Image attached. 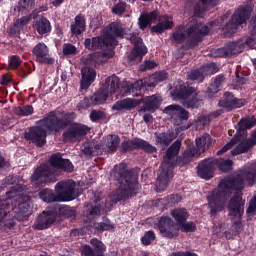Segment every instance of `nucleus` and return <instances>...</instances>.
<instances>
[{
	"label": "nucleus",
	"instance_id": "nucleus-1",
	"mask_svg": "<svg viewBox=\"0 0 256 256\" xmlns=\"http://www.w3.org/2000/svg\"><path fill=\"white\" fill-rule=\"evenodd\" d=\"M116 37H125L134 43V49L128 55L130 65L141 63L143 55L147 53V47L143 45V40L135 34L126 33L123 24L114 22L103 30L102 37L87 38L84 42L86 49H105L117 45Z\"/></svg>",
	"mask_w": 256,
	"mask_h": 256
},
{
	"label": "nucleus",
	"instance_id": "nucleus-2",
	"mask_svg": "<svg viewBox=\"0 0 256 256\" xmlns=\"http://www.w3.org/2000/svg\"><path fill=\"white\" fill-rule=\"evenodd\" d=\"M255 185L256 183V163L245 167L235 179H224L220 182L218 189L208 196V205L211 215L218 211H223L228 197L233 191H241L244 184Z\"/></svg>",
	"mask_w": 256,
	"mask_h": 256
},
{
	"label": "nucleus",
	"instance_id": "nucleus-3",
	"mask_svg": "<svg viewBox=\"0 0 256 256\" xmlns=\"http://www.w3.org/2000/svg\"><path fill=\"white\" fill-rule=\"evenodd\" d=\"M116 175L118 177V182L120 183L119 190L116 194H112L107 202H105V200H101V202L96 200L95 205L84 212L86 221L97 219L102 213L109 211L117 201H121V199H129V197H133V195L137 193L139 183H137L136 173L129 170H122L116 172Z\"/></svg>",
	"mask_w": 256,
	"mask_h": 256
},
{
	"label": "nucleus",
	"instance_id": "nucleus-4",
	"mask_svg": "<svg viewBox=\"0 0 256 256\" xmlns=\"http://www.w3.org/2000/svg\"><path fill=\"white\" fill-rule=\"evenodd\" d=\"M19 195L21 193L12 190L7 192V199L0 201V225L2 227H13L15 219H19V215H25L29 211V204L22 202Z\"/></svg>",
	"mask_w": 256,
	"mask_h": 256
},
{
	"label": "nucleus",
	"instance_id": "nucleus-5",
	"mask_svg": "<svg viewBox=\"0 0 256 256\" xmlns=\"http://www.w3.org/2000/svg\"><path fill=\"white\" fill-rule=\"evenodd\" d=\"M64 127H67V120L51 112L37 126L30 128L29 132L25 133V139L32 141L38 147H42V145H45L47 133H57V131H60Z\"/></svg>",
	"mask_w": 256,
	"mask_h": 256
},
{
	"label": "nucleus",
	"instance_id": "nucleus-6",
	"mask_svg": "<svg viewBox=\"0 0 256 256\" xmlns=\"http://www.w3.org/2000/svg\"><path fill=\"white\" fill-rule=\"evenodd\" d=\"M179 149H181V142L176 141L172 144L171 148H168L166 151L156 180V191L158 193L167 189V185H169L173 177V167H175V163H177L176 157L179 154Z\"/></svg>",
	"mask_w": 256,
	"mask_h": 256
},
{
	"label": "nucleus",
	"instance_id": "nucleus-7",
	"mask_svg": "<svg viewBox=\"0 0 256 256\" xmlns=\"http://www.w3.org/2000/svg\"><path fill=\"white\" fill-rule=\"evenodd\" d=\"M56 193L52 190L44 189L39 195L40 199L45 203H61L65 201H73L79 196V192L75 189V182L68 180L66 182L57 183L55 186Z\"/></svg>",
	"mask_w": 256,
	"mask_h": 256
},
{
	"label": "nucleus",
	"instance_id": "nucleus-8",
	"mask_svg": "<svg viewBox=\"0 0 256 256\" xmlns=\"http://www.w3.org/2000/svg\"><path fill=\"white\" fill-rule=\"evenodd\" d=\"M113 52L111 50L105 52H98L94 54H90L86 57H83L81 63L85 65L82 70V81H81V89H87L93 81H95V77H97V73L91 67H96L97 65H101V63H105L107 59L113 57Z\"/></svg>",
	"mask_w": 256,
	"mask_h": 256
},
{
	"label": "nucleus",
	"instance_id": "nucleus-9",
	"mask_svg": "<svg viewBox=\"0 0 256 256\" xmlns=\"http://www.w3.org/2000/svg\"><path fill=\"white\" fill-rule=\"evenodd\" d=\"M141 103H144V106L140 110V113H145V111L153 113V111H155V109H159V105H161V96L152 95L142 99L127 98L124 100L117 101L112 106V109L114 111L134 109V107H137V105H141Z\"/></svg>",
	"mask_w": 256,
	"mask_h": 256
},
{
	"label": "nucleus",
	"instance_id": "nucleus-10",
	"mask_svg": "<svg viewBox=\"0 0 256 256\" xmlns=\"http://www.w3.org/2000/svg\"><path fill=\"white\" fill-rule=\"evenodd\" d=\"M244 206L245 202L239 193L235 194L229 202L228 213L234 224L232 225V233L226 234L228 239H231L233 235H237V233L241 231V217H243V213H245Z\"/></svg>",
	"mask_w": 256,
	"mask_h": 256
},
{
	"label": "nucleus",
	"instance_id": "nucleus-11",
	"mask_svg": "<svg viewBox=\"0 0 256 256\" xmlns=\"http://www.w3.org/2000/svg\"><path fill=\"white\" fill-rule=\"evenodd\" d=\"M172 98L174 101L182 102L184 107L190 109H197V107H201L203 103L201 95H199V92H197L195 88H186L182 85L172 92Z\"/></svg>",
	"mask_w": 256,
	"mask_h": 256
},
{
	"label": "nucleus",
	"instance_id": "nucleus-12",
	"mask_svg": "<svg viewBox=\"0 0 256 256\" xmlns=\"http://www.w3.org/2000/svg\"><path fill=\"white\" fill-rule=\"evenodd\" d=\"M118 89L119 78H117V76L107 78L102 90L90 97V105H103V103L107 101V97L113 95V93H117Z\"/></svg>",
	"mask_w": 256,
	"mask_h": 256
},
{
	"label": "nucleus",
	"instance_id": "nucleus-13",
	"mask_svg": "<svg viewBox=\"0 0 256 256\" xmlns=\"http://www.w3.org/2000/svg\"><path fill=\"white\" fill-rule=\"evenodd\" d=\"M209 33V27L199 23L195 24L194 28L185 26H180L172 35L175 43H183L187 37H193L196 39L198 35H207Z\"/></svg>",
	"mask_w": 256,
	"mask_h": 256
},
{
	"label": "nucleus",
	"instance_id": "nucleus-14",
	"mask_svg": "<svg viewBox=\"0 0 256 256\" xmlns=\"http://www.w3.org/2000/svg\"><path fill=\"white\" fill-rule=\"evenodd\" d=\"M256 119L255 117H248L243 118L238 124V133L236 134L235 138H233L228 144H226L221 150L217 152V155H223L226 151H229L235 143L238 141H243L245 137H247V133L245 132L246 129H251V127H255Z\"/></svg>",
	"mask_w": 256,
	"mask_h": 256
},
{
	"label": "nucleus",
	"instance_id": "nucleus-15",
	"mask_svg": "<svg viewBox=\"0 0 256 256\" xmlns=\"http://www.w3.org/2000/svg\"><path fill=\"white\" fill-rule=\"evenodd\" d=\"M163 113L169 117L174 125H181L183 121H187V119H189V112L177 104L167 106L163 110Z\"/></svg>",
	"mask_w": 256,
	"mask_h": 256
},
{
	"label": "nucleus",
	"instance_id": "nucleus-16",
	"mask_svg": "<svg viewBox=\"0 0 256 256\" xmlns=\"http://www.w3.org/2000/svg\"><path fill=\"white\" fill-rule=\"evenodd\" d=\"M213 145V139L209 134H204L200 138L196 139L197 149L192 148L184 153V157H197L202 153H205L209 147Z\"/></svg>",
	"mask_w": 256,
	"mask_h": 256
},
{
	"label": "nucleus",
	"instance_id": "nucleus-17",
	"mask_svg": "<svg viewBox=\"0 0 256 256\" xmlns=\"http://www.w3.org/2000/svg\"><path fill=\"white\" fill-rule=\"evenodd\" d=\"M159 231L162 237L173 239V237H177V233H179V225L175 224L169 217H162L159 220Z\"/></svg>",
	"mask_w": 256,
	"mask_h": 256
},
{
	"label": "nucleus",
	"instance_id": "nucleus-18",
	"mask_svg": "<svg viewBox=\"0 0 256 256\" xmlns=\"http://www.w3.org/2000/svg\"><path fill=\"white\" fill-rule=\"evenodd\" d=\"M89 133V128L82 124H73L64 133V141H81Z\"/></svg>",
	"mask_w": 256,
	"mask_h": 256
},
{
	"label": "nucleus",
	"instance_id": "nucleus-19",
	"mask_svg": "<svg viewBox=\"0 0 256 256\" xmlns=\"http://www.w3.org/2000/svg\"><path fill=\"white\" fill-rule=\"evenodd\" d=\"M253 5L239 8L236 13L232 16L231 23L227 25V29H232V33L237 29V25H243L246 19L251 17V8Z\"/></svg>",
	"mask_w": 256,
	"mask_h": 256
},
{
	"label": "nucleus",
	"instance_id": "nucleus-20",
	"mask_svg": "<svg viewBox=\"0 0 256 256\" xmlns=\"http://www.w3.org/2000/svg\"><path fill=\"white\" fill-rule=\"evenodd\" d=\"M122 90L126 95H132L133 97H139L143 95L145 91H147V81L140 80L131 84L129 82H125L122 84Z\"/></svg>",
	"mask_w": 256,
	"mask_h": 256
},
{
	"label": "nucleus",
	"instance_id": "nucleus-21",
	"mask_svg": "<svg viewBox=\"0 0 256 256\" xmlns=\"http://www.w3.org/2000/svg\"><path fill=\"white\" fill-rule=\"evenodd\" d=\"M119 143H121L119 136L108 135L103 139L102 145L94 144V149H103L107 153H114V151H117Z\"/></svg>",
	"mask_w": 256,
	"mask_h": 256
},
{
	"label": "nucleus",
	"instance_id": "nucleus-22",
	"mask_svg": "<svg viewBox=\"0 0 256 256\" xmlns=\"http://www.w3.org/2000/svg\"><path fill=\"white\" fill-rule=\"evenodd\" d=\"M122 147L125 151H129L130 149H135L137 147H139L140 149H143V151H146V153H155L157 151V148L155 146L141 139H135L133 141L123 142Z\"/></svg>",
	"mask_w": 256,
	"mask_h": 256
},
{
	"label": "nucleus",
	"instance_id": "nucleus-23",
	"mask_svg": "<svg viewBox=\"0 0 256 256\" xmlns=\"http://www.w3.org/2000/svg\"><path fill=\"white\" fill-rule=\"evenodd\" d=\"M90 243L94 249H91V246L85 245L82 247V253L87 256H103V253L105 252V245L103 242L97 239H92Z\"/></svg>",
	"mask_w": 256,
	"mask_h": 256
},
{
	"label": "nucleus",
	"instance_id": "nucleus-24",
	"mask_svg": "<svg viewBox=\"0 0 256 256\" xmlns=\"http://www.w3.org/2000/svg\"><path fill=\"white\" fill-rule=\"evenodd\" d=\"M215 173V162L206 160L198 165V175L201 179H211Z\"/></svg>",
	"mask_w": 256,
	"mask_h": 256
},
{
	"label": "nucleus",
	"instance_id": "nucleus-25",
	"mask_svg": "<svg viewBox=\"0 0 256 256\" xmlns=\"http://www.w3.org/2000/svg\"><path fill=\"white\" fill-rule=\"evenodd\" d=\"M245 100L241 99H237L235 98V96H233V94L226 92L224 94V99H222L219 102V106L220 107H225L226 109H235V108H239V107H243V105H245Z\"/></svg>",
	"mask_w": 256,
	"mask_h": 256
},
{
	"label": "nucleus",
	"instance_id": "nucleus-26",
	"mask_svg": "<svg viewBox=\"0 0 256 256\" xmlns=\"http://www.w3.org/2000/svg\"><path fill=\"white\" fill-rule=\"evenodd\" d=\"M50 175L51 172H49V167L41 166L32 175L31 182L34 185H43V183H47V181H49Z\"/></svg>",
	"mask_w": 256,
	"mask_h": 256
},
{
	"label": "nucleus",
	"instance_id": "nucleus-27",
	"mask_svg": "<svg viewBox=\"0 0 256 256\" xmlns=\"http://www.w3.org/2000/svg\"><path fill=\"white\" fill-rule=\"evenodd\" d=\"M55 223V214L52 212H43L35 221V229L43 230Z\"/></svg>",
	"mask_w": 256,
	"mask_h": 256
},
{
	"label": "nucleus",
	"instance_id": "nucleus-28",
	"mask_svg": "<svg viewBox=\"0 0 256 256\" xmlns=\"http://www.w3.org/2000/svg\"><path fill=\"white\" fill-rule=\"evenodd\" d=\"M51 167L54 169H63V171H73V164L68 159L61 158V154H56L50 159Z\"/></svg>",
	"mask_w": 256,
	"mask_h": 256
},
{
	"label": "nucleus",
	"instance_id": "nucleus-29",
	"mask_svg": "<svg viewBox=\"0 0 256 256\" xmlns=\"http://www.w3.org/2000/svg\"><path fill=\"white\" fill-rule=\"evenodd\" d=\"M211 73H215V64H210L208 66H204L200 70H194L190 74H188L189 79L192 81H203L205 75H211Z\"/></svg>",
	"mask_w": 256,
	"mask_h": 256
},
{
	"label": "nucleus",
	"instance_id": "nucleus-30",
	"mask_svg": "<svg viewBox=\"0 0 256 256\" xmlns=\"http://www.w3.org/2000/svg\"><path fill=\"white\" fill-rule=\"evenodd\" d=\"M158 17H159L158 11L142 12L138 19L139 28L147 29V27H149L151 23H154V21H157Z\"/></svg>",
	"mask_w": 256,
	"mask_h": 256
},
{
	"label": "nucleus",
	"instance_id": "nucleus-31",
	"mask_svg": "<svg viewBox=\"0 0 256 256\" xmlns=\"http://www.w3.org/2000/svg\"><path fill=\"white\" fill-rule=\"evenodd\" d=\"M171 27H173V17L164 15L159 18V23L152 28V31L155 33H163V31H167V29H171Z\"/></svg>",
	"mask_w": 256,
	"mask_h": 256
},
{
	"label": "nucleus",
	"instance_id": "nucleus-32",
	"mask_svg": "<svg viewBox=\"0 0 256 256\" xmlns=\"http://www.w3.org/2000/svg\"><path fill=\"white\" fill-rule=\"evenodd\" d=\"M85 31V18L76 16L74 23L71 25V33L74 37H79Z\"/></svg>",
	"mask_w": 256,
	"mask_h": 256
},
{
	"label": "nucleus",
	"instance_id": "nucleus-33",
	"mask_svg": "<svg viewBox=\"0 0 256 256\" xmlns=\"http://www.w3.org/2000/svg\"><path fill=\"white\" fill-rule=\"evenodd\" d=\"M34 27L39 35H45V33H49V31H51V23L47 18H38Z\"/></svg>",
	"mask_w": 256,
	"mask_h": 256
},
{
	"label": "nucleus",
	"instance_id": "nucleus-34",
	"mask_svg": "<svg viewBox=\"0 0 256 256\" xmlns=\"http://www.w3.org/2000/svg\"><path fill=\"white\" fill-rule=\"evenodd\" d=\"M173 139H175V134L160 133L156 135V145L161 149H165Z\"/></svg>",
	"mask_w": 256,
	"mask_h": 256
},
{
	"label": "nucleus",
	"instance_id": "nucleus-35",
	"mask_svg": "<svg viewBox=\"0 0 256 256\" xmlns=\"http://www.w3.org/2000/svg\"><path fill=\"white\" fill-rule=\"evenodd\" d=\"M171 215L178 225H183V223H185L189 217V213L185 208H176L172 210Z\"/></svg>",
	"mask_w": 256,
	"mask_h": 256
},
{
	"label": "nucleus",
	"instance_id": "nucleus-36",
	"mask_svg": "<svg viewBox=\"0 0 256 256\" xmlns=\"http://www.w3.org/2000/svg\"><path fill=\"white\" fill-rule=\"evenodd\" d=\"M253 145H255L254 139L244 140L232 151V155H239L241 153H245L249 151V149H251Z\"/></svg>",
	"mask_w": 256,
	"mask_h": 256
},
{
	"label": "nucleus",
	"instance_id": "nucleus-37",
	"mask_svg": "<svg viewBox=\"0 0 256 256\" xmlns=\"http://www.w3.org/2000/svg\"><path fill=\"white\" fill-rule=\"evenodd\" d=\"M225 83V77L219 75L215 78L214 83L208 87V96L215 95V93H219V87Z\"/></svg>",
	"mask_w": 256,
	"mask_h": 256
},
{
	"label": "nucleus",
	"instance_id": "nucleus-38",
	"mask_svg": "<svg viewBox=\"0 0 256 256\" xmlns=\"http://www.w3.org/2000/svg\"><path fill=\"white\" fill-rule=\"evenodd\" d=\"M33 53L35 56H37V59H41L49 55V48L47 45H45V43H39L34 47Z\"/></svg>",
	"mask_w": 256,
	"mask_h": 256
},
{
	"label": "nucleus",
	"instance_id": "nucleus-39",
	"mask_svg": "<svg viewBox=\"0 0 256 256\" xmlns=\"http://www.w3.org/2000/svg\"><path fill=\"white\" fill-rule=\"evenodd\" d=\"M214 165H218L220 171L227 172L233 168V161L231 160H213Z\"/></svg>",
	"mask_w": 256,
	"mask_h": 256
},
{
	"label": "nucleus",
	"instance_id": "nucleus-40",
	"mask_svg": "<svg viewBox=\"0 0 256 256\" xmlns=\"http://www.w3.org/2000/svg\"><path fill=\"white\" fill-rule=\"evenodd\" d=\"M15 113L22 117H27L29 115H33V106L26 105V106H19L15 108Z\"/></svg>",
	"mask_w": 256,
	"mask_h": 256
},
{
	"label": "nucleus",
	"instance_id": "nucleus-41",
	"mask_svg": "<svg viewBox=\"0 0 256 256\" xmlns=\"http://www.w3.org/2000/svg\"><path fill=\"white\" fill-rule=\"evenodd\" d=\"M94 227L98 231H112V229H115V226L109 220H105L104 222L94 224Z\"/></svg>",
	"mask_w": 256,
	"mask_h": 256
},
{
	"label": "nucleus",
	"instance_id": "nucleus-42",
	"mask_svg": "<svg viewBox=\"0 0 256 256\" xmlns=\"http://www.w3.org/2000/svg\"><path fill=\"white\" fill-rule=\"evenodd\" d=\"M29 23V17H22L14 23V31H21L22 27H25Z\"/></svg>",
	"mask_w": 256,
	"mask_h": 256
},
{
	"label": "nucleus",
	"instance_id": "nucleus-43",
	"mask_svg": "<svg viewBox=\"0 0 256 256\" xmlns=\"http://www.w3.org/2000/svg\"><path fill=\"white\" fill-rule=\"evenodd\" d=\"M143 245H151L152 241H155V233L153 231H148L141 239Z\"/></svg>",
	"mask_w": 256,
	"mask_h": 256
},
{
	"label": "nucleus",
	"instance_id": "nucleus-44",
	"mask_svg": "<svg viewBox=\"0 0 256 256\" xmlns=\"http://www.w3.org/2000/svg\"><path fill=\"white\" fill-rule=\"evenodd\" d=\"M125 8V2L118 3L112 8V13L115 15H123V13H125Z\"/></svg>",
	"mask_w": 256,
	"mask_h": 256
},
{
	"label": "nucleus",
	"instance_id": "nucleus-45",
	"mask_svg": "<svg viewBox=\"0 0 256 256\" xmlns=\"http://www.w3.org/2000/svg\"><path fill=\"white\" fill-rule=\"evenodd\" d=\"M180 225V229L181 231L184 232H191V231H195V229H197V226L195 225V223L193 222H187L185 224H179Z\"/></svg>",
	"mask_w": 256,
	"mask_h": 256
},
{
	"label": "nucleus",
	"instance_id": "nucleus-46",
	"mask_svg": "<svg viewBox=\"0 0 256 256\" xmlns=\"http://www.w3.org/2000/svg\"><path fill=\"white\" fill-rule=\"evenodd\" d=\"M34 0H20L18 3V11H23V9H29L33 5Z\"/></svg>",
	"mask_w": 256,
	"mask_h": 256
},
{
	"label": "nucleus",
	"instance_id": "nucleus-47",
	"mask_svg": "<svg viewBox=\"0 0 256 256\" xmlns=\"http://www.w3.org/2000/svg\"><path fill=\"white\" fill-rule=\"evenodd\" d=\"M77 51V48L71 44H66L63 46L64 55H73Z\"/></svg>",
	"mask_w": 256,
	"mask_h": 256
},
{
	"label": "nucleus",
	"instance_id": "nucleus-48",
	"mask_svg": "<svg viewBox=\"0 0 256 256\" xmlns=\"http://www.w3.org/2000/svg\"><path fill=\"white\" fill-rule=\"evenodd\" d=\"M91 121H99V119H103V112L93 110L90 114Z\"/></svg>",
	"mask_w": 256,
	"mask_h": 256
},
{
	"label": "nucleus",
	"instance_id": "nucleus-49",
	"mask_svg": "<svg viewBox=\"0 0 256 256\" xmlns=\"http://www.w3.org/2000/svg\"><path fill=\"white\" fill-rule=\"evenodd\" d=\"M21 65V59L17 56H12L10 59V67L12 69H17Z\"/></svg>",
	"mask_w": 256,
	"mask_h": 256
},
{
	"label": "nucleus",
	"instance_id": "nucleus-50",
	"mask_svg": "<svg viewBox=\"0 0 256 256\" xmlns=\"http://www.w3.org/2000/svg\"><path fill=\"white\" fill-rule=\"evenodd\" d=\"M248 215H253L256 213V196L251 200L250 205L247 209Z\"/></svg>",
	"mask_w": 256,
	"mask_h": 256
},
{
	"label": "nucleus",
	"instance_id": "nucleus-51",
	"mask_svg": "<svg viewBox=\"0 0 256 256\" xmlns=\"http://www.w3.org/2000/svg\"><path fill=\"white\" fill-rule=\"evenodd\" d=\"M155 67H157V62L148 60L144 62V68L142 71H147V69H155Z\"/></svg>",
	"mask_w": 256,
	"mask_h": 256
},
{
	"label": "nucleus",
	"instance_id": "nucleus-52",
	"mask_svg": "<svg viewBox=\"0 0 256 256\" xmlns=\"http://www.w3.org/2000/svg\"><path fill=\"white\" fill-rule=\"evenodd\" d=\"M39 63H43L44 65H53L55 63V60L51 57H42L38 58Z\"/></svg>",
	"mask_w": 256,
	"mask_h": 256
},
{
	"label": "nucleus",
	"instance_id": "nucleus-53",
	"mask_svg": "<svg viewBox=\"0 0 256 256\" xmlns=\"http://www.w3.org/2000/svg\"><path fill=\"white\" fill-rule=\"evenodd\" d=\"M81 151L82 153H84V155H91L93 154V152L95 151L94 148L90 145V146H82L81 147Z\"/></svg>",
	"mask_w": 256,
	"mask_h": 256
},
{
	"label": "nucleus",
	"instance_id": "nucleus-54",
	"mask_svg": "<svg viewBox=\"0 0 256 256\" xmlns=\"http://www.w3.org/2000/svg\"><path fill=\"white\" fill-rule=\"evenodd\" d=\"M166 78H167V73L166 72L156 73V81H165Z\"/></svg>",
	"mask_w": 256,
	"mask_h": 256
},
{
	"label": "nucleus",
	"instance_id": "nucleus-55",
	"mask_svg": "<svg viewBox=\"0 0 256 256\" xmlns=\"http://www.w3.org/2000/svg\"><path fill=\"white\" fill-rule=\"evenodd\" d=\"M7 167H9V163L5 161V158L0 156V169H5Z\"/></svg>",
	"mask_w": 256,
	"mask_h": 256
},
{
	"label": "nucleus",
	"instance_id": "nucleus-56",
	"mask_svg": "<svg viewBox=\"0 0 256 256\" xmlns=\"http://www.w3.org/2000/svg\"><path fill=\"white\" fill-rule=\"evenodd\" d=\"M181 195H179V194H176L175 196H172L171 197V203H179L180 201H181Z\"/></svg>",
	"mask_w": 256,
	"mask_h": 256
},
{
	"label": "nucleus",
	"instance_id": "nucleus-57",
	"mask_svg": "<svg viewBox=\"0 0 256 256\" xmlns=\"http://www.w3.org/2000/svg\"><path fill=\"white\" fill-rule=\"evenodd\" d=\"M143 119L145 123H150V121H153V116L151 114H143Z\"/></svg>",
	"mask_w": 256,
	"mask_h": 256
},
{
	"label": "nucleus",
	"instance_id": "nucleus-58",
	"mask_svg": "<svg viewBox=\"0 0 256 256\" xmlns=\"http://www.w3.org/2000/svg\"><path fill=\"white\" fill-rule=\"evenodd\" d=\"M91 27H94L95 29H97V27L101 26V20L98 21V23H96V20L93 19L90 23Z\"/></svg>",
	"mask_w": 256,
	"mask_h": 256
},
{
	"label": "nucleus",
	"instance_id": "nucleus-59",
	"mask_svg": "<svg viewBox=\"0 0 256 256\" xmlns=\"http://www.w3.org/2000/svg\"><path fill=\"white\" fill-rule=\"evenodd\" d=\"M8 183H9V185L15 183V177L9 176V177H8Z\"/></svg>",
	"mask_w": 256,
	"mask_h": 256
},
{
	"label": "nucleus",
	"instance_id": "nucleus-60",
	"mask_svg": "<svg viewBox=\"0 0 256 256\" xmlns=\"http://www.w3.org/2000/svg\"><path fill=\"white\" fill-rule=\"evenodd\" d=\"M63 0H54L53 1V5H55L56 7L59 6L60 3H62Z\"/></svg>",
	"mask_w": 256,
	"mask_h": 256
},
{
	"label": "nucleus",
	"instance_id": "nucleus-61",
	"mask_svg": "<svg viewBox=\"0 0 256 256\" xmlns=\"http://www.w3.org/2000/svg\"><path fill=\"white\" fill-rule=\"evenodd\" d=\"M213 0H201L203 5H207V3H211Z\"/></svg>",
	"mask_w": 256,
	"mask_h": 256
},
{
	"label": "nucleus",
	"instance_id": "nucleus-62",
	"mask_svg": "<svg viewBox=\"0 0 256 256\" xmlns=\"http://www.w3.org/2000/svg\"><path fill=\"white\" fill-rule=\"evenodd\" d=\"M7 83H9V80L4 78L3 81H2V85H7Z\"/></svg>",
	"mask_w": 256,
	"mask_h": 256
},
{
	"label": "nucleus",
	"instance_id": "nucleus-63",
	"mask_svg": "<svg viewBox=\"0 0 256 256\" xmlns=\"http://www.w3.org/2000/svg\"><path fill=\"white\" fill-rule=\"evenodd\" d=\"M220 232H221V229L214 228L213 233L217 234V233H220Z\"/></svg>",
	"mask_w": 256,
	"mask_h": 256
},
{
	"label": "nucleus",
	"instance_id": "nucleus-64",
	"mask_svg": "<svg viewBox=\"0 0 256 256\" xmlns=\"http://www.w3.org/2000/svg\"><path fill=\"white\" fill-rule=\"evenodd\" d=\"M253 65H254V67L256 69V59L253 60Z\"/></svg>",
	"mask_w": 256,
	"mask_h": 256
}]
</instances>
